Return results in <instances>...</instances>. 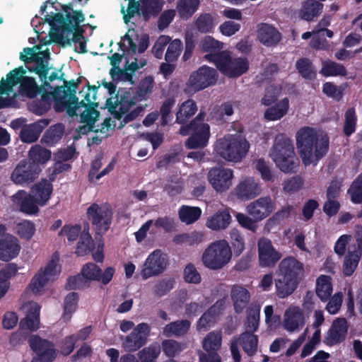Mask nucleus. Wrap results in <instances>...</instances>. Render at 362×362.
Returning a JSON list of instances; mask_svg holds the SVG:
<instances>
[{
    "instance_id": "nucleus-49",
    "label": "nucleus",
    "mask_w": 362,
    "mask_h": 362,
    "mask_svg": "<svg viewBox=\"0 0 362 362\" xmlns=\"http://www.w3.org/2000/svg\"><path fill=\"white\" fill-rule=\"evenodd\" d=\"M161 351L160 345L155 341L138 352L141 362H156Z\"/></svg>"
},
{
    "instance_id": "nucleus-25",
    "label": "nucleus",
    "mask_w": 362,
    "mask_h": 362,
    "mask_svg": "<svg viewBox=\"0 0 362 362\" xmlns=\"http://www.w3.org/2000/svg\"><path fill=\"white\" fill-rule=\"evenodd\" d=\"M272 204L269 197H261L247 206V213L255 222L267 217L272 211Z\"/></svg>"
},
{
    "instance_id": "nucleus-1",
    "label": "nucleus",
    "mask_w": 362,
    "mask_h": 362,
    "mask_svg": "<svg viewBox=\"0 0 362 362\" xmlns=\"http://www.w3.org/2000/svg\"><path fill=\"white\" fill-rule=\"evenodd\" d=\"M304 265L293 257L283 259L276 270V293L280 298L291 295L304 276Z\"/></svg>"
},
{
    "instance_id": "nucleus-16",
    "label": "nucleus",
    "mask_w": 362,
    "mask_h": 362,
    "mask_svg": "<svg viewBox=\"0 0 362 362\" xmlns=\"http://www.w3.org/2000/svg\"><path fill=\"white\" fill-rule=\"evenodd\" d=\"M233 171L222 167L212 168L208 173V180L212 187L218 192L228 190L232 185Z\"/></svg>"
},
{
    "instance_id": "nucleus-63",
    "label": "nucleus",
    "mask_w": 362,
    "mask_h": 362,
    "mask_svg": "<svg viewBox=\"0 0 362 362\" xmlns=\"http://www.w3.org/2000/svg\"><path fill=\"white\" fill-rule=\"evenodd\" d=\"M348 193L351 195V200L353 203H362V175L354 181L348 190Z\"/></svg>"
},
{
    "instance_id": "nucleus-13",
    "label": "nucleus",
    "mask_w": 362,
    "mask_h": 362,
    "mask_svg": "<svg viewBox=\"0 0 362 362\" xmlns=\"http://www.w3.org/2000/svg\"><path fill=\"white\" fill-rule=\"evenodd\" d=\"M62 11L65 13V16L61 13H56L53 15H46L45 17V21L47 23L51 30L57 28L58 25H62L68 20L74 21L75 23H81L84 21L85 16L81 10L74 11L72 4L62 5L60 4Z\"/></svg>"
},
{
    "instance_id": "nucleus-52",
    "label": "nucleus",
    "mask_w": 362,
    "mask_h": 362,
    "mask_svg": "<svg viewBox=\"0 0 362 362\" xmlns=\"http://www.w3.org/2000/svg\"><path fill=\"white\" fill-rule=\"evenodd\" d=\"M240 344L247 356H253L257 351L258 337L254 334L244 332L240 335Z\"/></svg>"
},
{
    "instance_id": "nucleus-47",
    "label": "nucleus",
    "mask_w": 362,
    "mask_h": 362,
    "mask_svg": "<svg viewBox=\"0 0 362 362\" xmlns=\"http://www.w3.org/2000/svg\"><path fill=\"white\" fill-rule=\"evenodd\" d=\"M205 237L203 231L194 230L191 233L178 234L174 236L173 242L177 245L187 244L189 246L199 245Z\"/></svg>"
},
{
    "instance_id": "nucleus-42",
    "label": "nucleus",
    "mask_w": 362,
    "mask_h": 362,
    "mask_svg": "<svg viewBox=\"0 0 362 362\" xmlns=\"http://www.w3.org/2000/svg\"><path fill=\"white\" fill-rule=\"evenodd\" d=\"M304 315L298 308H293L289 314L286 312L284 327L288 332H293L304 325Z\"/></svg>"
},
{
    "instance_id": "nucleus-40",
    "label": "nucleus",
    "mask_w": 362,
    "mask_h": 362,
    "mask_svg": "<svg viewBox=\"0 0 362 362\" xmlns=\"http://www.w3.org/2000/svg\"><path fill=\"white\" fill-rule=\"evenodd\" d=\"M332 293V278L327 275H320L316 281V294L319 298L325 302L328 300Z\"/></svg>"
},
{
    "instance_id": "nucleus-28",
    "label": "nucleus",
    "mask_w": 362,
    "mask_h": 362,
    "mask_svg": "<svg viewBox=\"0 0 362 362\" xmlns=\"http://www.w3.org/2000/svg\"><path fill=\"white\" fill-rule=\"evenodd\" d=\"M257 33L259 42L267 47L275 46L281 40V35L277 29L267 23H262Z\"/></svg>"
},
{
    "instance_id": "nucleus-36",
    "label": "nucleus",
    "mask_w": 362,
    "mask_h": 362,
    "mask_svg": "<svg viewBox=\"0 0 362 362\" xmlns=\"http://www.w3.org/2000/svg\"><path fill=\"white\" fill-rule=\"evenodd\" d=\"M191 326L188 320H180L166 325L163 329V334L165 337H181L187 333Z\"/></svg>"
},
{
    "instance_id": "nucleus-41",
    "label": "nucleus",
    "mask_w": 362,
    "mask_h": 362,
    "mask_svg": "<svg viewBox=\"0 0 362 362\" xmlns=\"http://www.w3.org/2000/svg\"><path fill=\"white\" fill-rule=\"evenodd\" d=\"M141 16L144 21H148L151 16L156 17L162 10L160 0H140Z\"/></svg>"
},
{
    "instance_id": "nucleus-27",
    "label": "nucleus",
    "mask_w": 362,
    "mask_h": 362,
    "mask_svg": "<svg viewBox=\"0 0 362 362\" xmlns=\"http://www.w3.org/2000/svg\"><path fill=\"white\" fill-rule=\"evenodd\" d=\"M13 201L19 205L21 211L28 214H35L39 211L38 203L34 196L24 190L18 191L13 196Z\"/></svg>"
},
{
    "instance_id": "nucleus-22",
    "label": "nucleus",
    "mask_w": 362,
    "mask_h": 362,
    "mask_svg": "<svg viewBox=\"0 0 362 362\" xmlns=\"http://www.w3.org/2000/svg\"><path fill=\"white\" fill-rule=\"evenodd\" d=\"M21 245L17 238L7 234L0 238V260L8 262L16 257L21 250Z\"/></svg>"
},
{
    "instance_id": "nucleus-33",
    "label": "nucleus",
    "mask_w": 362,
    "mask_h": 362,
    "mask_svg": "<svg viewBox=\"0 0 362 362\" xmlns=\"http://www.w3.org/2000/svg\"><path fill=\"white\" fill-rule=\"evenodd\" d=\"M289 109V100L284 98L274 105L268 107L264 113V117L267 121H276L284 117Z\"/></svg>"
},
{
    "instance_id": "nucleus-9",
    "label": "nucleus",
    "mask_w": 362,
    "mask_h": 362,
    "mask_svg": "<svg viewBox=\"0 0 362 362\" xmlns=\"http://www.w3.org/2000/svg\"><path fill=\"white\" fill-rule=\"evenodd\" d=\"M59 257L57 252H54L52 259L45 268H40L37 273L31 279L28 287L35 294L40 293L50 281L53 280L57 274V264Z\"/></svg>"
},
{
    "instance_id": "nucleus-30",
    "label": "nucleus",
    "mask_w": 362,
    "mask_h": 362,
    "mask_svg": "<svg viewBox=\"0 0 362 362\" xmlns=\"http://www.w3.org/2000/svg\"><path fill=\"white\" fill-rule=\"evenodd\" d=\"M48 120L40 119L36 122L25 126L21 131L20 137L25 143L36 141L43 129L48 125Z\"/></svg>"
},
{
    "instance_id": "nucleus-11",
    "label": "nucleus",
    "mask_w": 362,
    "mask_h": 362,
    "mask_svg": "<svg viewBox=\"0 0 362 362\" xmlns=\"http://www.w3.org/2000/svg\"><path fill=\"white\" fill-rule=\"evenodd\" d=\"M30 349L36 354L31 362H52L57 356V351L52 342L37 335L30 337Z\"/></svg>"
},
{
    "instance_id": "nucleus-59",
    "label": "nucleus",
    "mask_w": 362,
    "mask_h": 362,
    "mask_svg": "<svg viewBox=\"0 0 362 362\" xmlns=\"http://www.w3.org/2000/svg\"><path fill=\"white\" fill-rule=\"evenodd\" d=\"M293 214H295V208L293 206L288 205L283 207L281 210L276 212L272 218H270L265 226H275L279 225L281 222L290 217Z\"/></svg>"
},
{
    "instance_id": "nucleus-58",
    "label": "nucleus",
    "mask_w": 362,
    "mask_h": 362,
    "mask_svg": "<svg viewBox=\"0 0 362 362\" xmlns=\"http://www.w3.org/2000/svg\"><path fill=\"white\" fill-rule=\"evenodd\" d=\"M345 88L343 85L337 86L332 82H325L322 85V92L327 97L340 101L344 96Z\"/></svg>"
},
{
    "instance_id": "nucleus-38",
    "label": "nucleus",
    "mask_w": 362,
    "mask_h": 362,
    "mask_svg": "<svg viewBox=\"0 0 362 362\" xmlns=\"http://www.w3.org/2000/svg\"><path fill=\"white\" fill-rule=\"evenodd\" d=\"M320 74L325 77L346 76L347 71L346 67L334 61L327 59L322 62Z\"/></svg>"
},
{
    "instance_id": "nucleus-62",
    "label": "nucleus",
    "mask_w": 362,
    "mask_h": 362,
    "mask_svg": "<svg viewBox=\"0 0 362 362\" xmlns=\"http://www.w3.org/2000/svg\"><path fill=\"white\" fill-rule=\"evenodd\" d=\"M78 301V295L76 292H71L64 298V317L71 315L76 311Z\"/></svg>"
},
{
    "instance_id": "nucleus-55",
    "label": "nucleus",
    "mask_w": 362,
    "mask_h": 362,
    "mask_svg": "<svg viewBox=\"0 0 362 362\" xmlns=\"http://www.w3.org/2000/svg\"><path fill=\"white\" fill-rule=\"evenodd\" d=\"M361 259V254L354 250L349 252L344 257L343 264V273L346 276H350L356 270Z\"/></svg>"
},
{
    "instance_id": "nucleus-2",
    "label": "nucleus",
    "mask_w": 362,
    "mask_h": 362,
    "mask_svg": "<svg viewBox=\"0 0 362 362\" xmlns=\"http://www.w3.org/2000/svg\"><path fill=\"white\" fill-rule=\"evenodd\" d=\"M296 145L303 164L309 165L313 162V158L318 161L326 155L329 150V139L323 136L319 139L313 128L304 127L296 134Z\"/></svg>"
},
{
    "instance_id": "nucleus-32",
    "label": "nucleus",
    "mask_w": 362,
    "mask_h": 362,
    "mask_svg": "<svg viewBox=\"0 0 362 362\" xmlns=\"http://www.w3.org/2000/svg\"><path fill=\"white\" fill-rule=\"evenodd\" d=\"M323 4L316 0H306L302 3L298 11L300 19L306 21H312L315 17L319 16L322 12Z\"/></svg>"
},
{
    "instance_id": "nucleus-44",
    "label": "nucleus",
    "mask_w": 362,
    "mask_h": 362,
    "mask_svg": "<svg viewBox=\"0 0 362 362\" xmlns=\"http://www.w3.org/2000/svg\"><path fill=\"white\" fill-rule=\"evenodd\" d=\"M197 111L196 102L192 99H188L180 106L176 113V122L184 124Z\"/></svg>"
},
{
    "instance_id": "nucleus-23",
    "label": "nucleus",
    "mask_w": 362,
    "mask_h": 362,
    "mask_svg": "<svg viewBox=\"0 0 362 362\" xmlns=\"http://www.w3.org/2000/svg\"><path fill=\"white\" fill-rule=\"evenodd\" d=\"M262 192V187L254 177H248L240 181L235 187L237 197L242 200L254 199Z\"/></svg>"
},
{
    "instance_id": "nucleus-51",
    "label": "nucleus",
    "mask_w": 362,
    "mask_h": 362,
    "mask_svg": "<svg viewBox=\"0 0 362 362\" xmlns=\"http://www.w3.org/2000/svg\"><path fill=\"white\" fill-rule=\"evenodd\" d=\"M222 336L219 332H211L204 337L202 346L206 352H216L221 347Z\"/></svg>"
},
{
    "instance_id": "nucleus-53",
    "label": "nucleus",
    "mask_w": 362,
    "mask_h": 362,
    "mask_svg": "<svg viewBox=\"0 0 362 362\" xmlns=\"http://www.w3.org/2000/svg\"><path fill=\"white\" fill-rule=\"evenodd\" d=\"M231 216L227 209H220L214 213L206 221V226H228Z\"/></svg>"
},
{
    "instance_id": "nucleus-35",
    "label": "nucleus",
    "mask_w": 362,
    "mask_h": 362,
    "mask_svg": "<svg viewBox=\"0 0 362 362\" xmlns=\"http://www.w3.org/2000/svg\"><path fill=\"white\" fill-rule=\"evenodd\" d=\"M200 0H178L176 4V11L182 20H188L199 9Z\"/></svg>"
},
{
    "instance_id": "nucleus-46",
    "label": "nucleus",
    "mask_w": 362,
    "mask_h": 362,
    "mask_svg": "<svg viewBox=\"0 0 362 362\" xmlns=\"http://www.w3.org/2000/svg\"><path fill=\"white\" fill-rule=\"evenodd\" d=\"M296 68L300 76L308 80L315 78L317 72L312 61L307 57H301L296 62Z\"/></svg>"
},
{
    "instance_id": "nucleus-18",
    "label": "nucleus",
    "mask_w": 362,
    "mask_h": 362,
    "mask_svg": "<svg viewBox=\"0 0 362 362\" xmlns=\"http://www.w3.org/2000/svg\"><path fill=\"white\" fill-rule=\"evenodd\" d=\"M78 83H75L74 80L69 81L66 86H57L53 91V99H65L69 97L67 107V114L74 117L77 115L76 110L78 109V98L76 95Z\"/></svg>"
},
{
    "instance_id": "nucleus-39",
    "label": "nucleus",
    "mask_w": 362,
    "mask_h": 362,
    "mask_svg": "<svg viewBox=\"0 0 362 362\" xmlns=\"http://www.w3.org/2000/svg\"><path fill=\"white\" fill-rule=\"evenodd\" d=\"M246 313L245 332L254 334L259 327L260 305L257 303H252L248 306Z\"/></svg>"
},
{
    "instance_id": "nucleus-6",
    "label": "nucleus",
    "mask_w": 362,
    "mask_h": 362,
    "mask_svg": "<svg viewBox=\"0 0 362 362\" xmlns=\"http://www.w3.org/2000/svg\"><path fill=\"white\" fill-rule=\"evenodd\" d=\"M231 250L225 240L211 243L202 255V262L206 267L216 270L223 268L231 259Z\"/></svg>"
},
{
    "instance_id": "nucleus-3",
    "label": "nucleus",
    "mask_w": 362,
    "mask_h": 362,
    "mask_svg": "<svg viewBox=\"0 0 362 362\" xmlns=\"http://www.w3.org/2000/svg\"><path fill=\"white\" fill-rule=\"evenodd\" d=\"M271 156L279 168L284 173L296 171L298 167L293 141L284 134L278 135L273 145Z\"/></svg>"
},
{
    "instance_id": "nucleus-60",
    "label": "nucleus",
    "mask_w": 362,
    "mask_h": 362,
    "mask_svg": "<svg viewBox=\"0 0 362 362\" xmlns=\"http://www.w3.org/2000/svg\"><path fill=\"white\" fill-rule=\"evenodd\" d=\"M182 42L179 39H175L168 45L165 59L168 62H175L178 59L182 49Z\"/></svg>"
},
{
    "instance_id": "nucleus-54",
    "label": "nucleus",
    "mask_w": 362,
    "mask_h": 362,
    "mask_svg": "<svg viewBox=\"0 0 362 362\" xmlns=\"http://www.w3.org/2000/svg\"><path fill=\"white\" fill-rule=\"evenodd\" d=\"M344 123L343 126V132L344 135L349 137L352 135L356 129L357 115L354 107H349L344 114Z\"/></svg>"
},
{
    "instance_id": "nucleus-50",
    "label": "nucleus",
    "mask_w": 362,
    "mask_h": 362,
    "mask_svg": "<svg viewBox=\"0 0 362 362\" xmlns=\"http://www.w3.org/2000/svg\"><path fill=\"white\" fill-rule=\"evenodd\" d=\"M194 25L199 33H209L215 27V18L211 13H202L194 21Z\"/></svg>"
},
{
    "instance_id": "nucleus-17",
    "label": "nucleus",
    "mask_w": 362,
    "mask_h": 362,
    "mask_svg": "<svg viewBox=\"0 0 362 362\" xmlns=\"http://www.w3.org/2000/svg\"><path fill=\"white\" fill-rule=\"evenodd\" d=\"M113 211L108 204H92L87 209V216L95 226H110L112 223Z\"/></svg>"
},
{
    "instance_id": "nucleus-43",
    "label": "nucleus",
    "mask_w": 362,
    "mask_h": 362,
    "mask_svg": "<svg viewBox=\"0 0 362 362\" xmlns=\"http://www.w3.org/2000/svg\"><path fill=\"white\" fill-rule=\"evenodd\" d=\"M83 228L84 230L81 234L80 239L75 251V253L78 257H83L88 254L95 248L94 241L90 234L89 233L90 228Z\"/></svg>"
},
{
    "instance_id": "nucleus-21",
    "label": "nucleus",
    "mask_w": 362,
    "mask_h": 362,
    "mask_svg": "<svg viewBox=\"0 0 362 362\" xmlns=\"http://www.w3.org/2000/svg\"><path fill=\"white\" fill-rule=\"evenodd\" d=\"M347 331L346 320L343 317L337 318L326 333L324 342L329 346L339 344L345 339Z\"/></svg>"
},
{
    "instance_id": "nucleus-37",
    "label": "nucleus",
    "mask_w": 362,
    "mask_h": 362,
    "mask_svg": "<svg viewBox=\"0 0 362 362\" xmlns=\"http://www.w3.org/2000/svg\"><path fill=\"white\" fill-rule=\"evenodd\" d=\"M39 324L40 307L35 303L28 309L25 317L21 320L20 327L33 332L39 328Z\"/></svg>"
},
{
    "instance_id": "nucleus-26",
    "label": "nucleus",
    "mask_w": 362,
    "mask_h": 362,
    "mask_svg": "<svg viewBox=\"0 0 362 362\" xmlns=\"http://www.w3.org/2000/svg\"><path fill=\"white\" fill-rule=\"evenodd\" d=\"M192 135L187 139L185 147L187 149H197L205 147L210 137V127L204 124L200 129H192Z\"/></svg>"
},
{
    "instance_id": "nucleus-5",
    "label": "nucleus",
    "mask_w": 362,
    "mask_h": 362,
    "mask_svg": "<svg viewBox=\"0 0 362 362\" xmlns=\"http://www.w3.org/2000/svg\"><path fill=\"white\" fill-rule=\"evenodd\" d=\"M248 141L238 135H227L217 140L215 151L221 158L228 161L239 162L247 154Z\"/></svg>"
},
{
    "instance_id": "nucleus-15",
    "label": "nucleus",
    "mask_w": 362,
    "mask_h": 362,
    "mask_svg": "<svg viewBox=\"0 0 362 362\" xmlns=\"http://www.w3.org/2000/svg\"><path fill=\"white\" fill-rule=\"evenodd\" d=\"M20 59L24 62L25 64L35 62V66H26L25 69L30 72H33L37 74L40 78H47V75L50 69L49 67L48 60L37 56L33 47L24 48L23 52L20 54Z\"/></svg>"
},
{
    "instance_id": "nucleus-14",
    "label": "nucleus",
    "mask_w": 362,
    "mask_h": 362,
    "mask_svg": "<svg viewBox=\"0 0 362 362\" xmlns=\"http://www.w3.org/2000/svg\"><path fill=\"white\" fill-rule=\"evenodd\" d=\"M167 255L160 250H156L146 258L141 275L143 279L161 274L165 269L168 259Z\"/></svg>"
},
{
    "instance_id": "nucleus-19",
    "label": "nucleus",
    "mask_w": 362,
    "mask_h": 362,
    "mask_svg": "<svg viewBox=\"0 0 362 362\" xmlns=\"http://www.w3.org/2000/svg\"><path fill=\"white\" fill-rule=\"evenodd\" d=\"M258 256L261 267H273L280 260L282 255L274 247L269 239L262 238L258 241Z\"/></svg>"
},
{
    "instance_id": "nucleus-4",
    "label": "nucleus",
    "mask_w": 362,
    "mask_h": 362,
    "mask_svg": "<svg viewBox=\"0 0 362 362\" xmlns=\"http://www.w3.org/2000/svg\"><path fill=\"white\" fill-rule=\"evenodd\" d=\"M204 59L214 63L217 69L228 78H238L249 69V62L247 58H233L226 52L206 54Z\"/></svg>"
},
{
    "instance_id": "nucleus-45",
    "label": "nucleus",
    "mask_w": 362,
    "mask_h": 362,
    "mask_svg": "<svg viewBox=\"0 0 362 362\" xmlns=\"http://www.w3.org/2000/svg\"><path fill=\"white\" fill-rule=\"evenodd\" d=\"M52 153L49 150L40 145H34L28 152L30 163H34L39 166L40 164L46 163L51 158Z\"/></svg>"
},
{
    "instance_id": "nucleus-57",
    "label": "nucleus",
    "mask_w": 362,
    "mask_h": 362,
    "mask_svg": "<svg viewBox=\"0 0 362 362\" xmlns=\"http://www.w3.org/2000/svg\"><path fill=\"white\" fill-rule=\"evenodd\" d=\"M118 104V110L115 114V117L121 120L123 115L127 113L129 109L136 104L134 98H131L130 93L126 92L124 95H121L120 99H117Z\"/></svg>"
},
{
    "instance_id": "nucleus-10",
    "label": "nucleus",
    "mask_w": 362,
    "mask_h": 362,
    "mask_svg": "<svg viewBox=\"0 0 362 362\" xmlns=\"http://www.w3.org/2000/svg\"><path fill=\"white\" fill-rule=\"evenodd\" d=\"M150 334V325L146 322L139 323L124 337L122 346L127 352L136 351L147 343Z\"/></svg>"
},
{
    "instance_id": "nucleus-12",
    "label": "nucleus",
    "mask_w": 362,
    "mask_h": 362,
    "mask_svg": "<svg viewBox=\"0 0 362 362\" xmlns=\"http://www.w3.org/2000/svg\"><path fill=\"white\" fill-rule=\"evenodd\" d=\"M40 171L41 169L37 165L23 160L13 170L11 180L18 185L28 186L37 178Z\"/></svg>"
},
{
    "instance_id": "nucleus-8",
    "label": "nucleus",
    "mask_w": 362,
    "mask_h": 362,
    "mask_svg": "<svg viewBox=\"0 0 362 362\" xmlns=\"http://www.w3.org/2000/svg\"><path fill=\"white\" fill-rule=\"evenodd\" d=\"M27 69L20 66L12 70L13 79L10 82L13 87L19 85V92L22 95L33 99L42 93V87L40 86L35 79L25 76Z\"/></svg>"
},
{
    "instance_id": "nucleus-29",
    "label": "nucleus",
    "mask_w": 362,
    "mask_h": 362,
    "mask_svg": "<svg viewBox=\"0 0 362 362\" xmlns=\"http://www.w3.org/2000/svg\"><path fill=\"white\" fill-rule=\"evenodd\" d=\"M103 154H98L95 156V158L91 162L90 168L88 172L89 182H93L95 181L99 180L101 177L107 175L108 173L113 170L115 165L116 164L115 158H112L110 163L102 171L98 173L99 170L101 168L103 165Z\"/></svg>"
},
{
    "instance_id": "nucleus-56",
    "label": "nucleus",
    "mask_w": 362,
    "mask_h": 362,
    "mask_svg": "<svg viewBox=\"0 0 362 362\" xmlns=\"http://www.w3.org/2000/svg\"><path fill=\"white\" fill-rule=\"evenodd\" d=\"M176 100L174 97L166 98L160 107L159 115H160V124L162 127L166 126L173 119L171 110L175 105Z\"/></svg>"
},
{
    "instance_id": "nucleus-34",
    "label": "nucleus",
    "mask_w": 362,
    "mask_h": 362,
    "mask_svg": "<svg viewBox=\"0 0 362 362\" xmlns=\"http://www.w3.org/2000/svg\"><path fill=\"white\" fill-rule=\"evenodd\" d=\"M64 132L65 127L62 123L51 125L41 138V143L47 146H53L62 139Z\"/></svg>"
},
{
    "instance_id": "nucleus-24",
    "label": "nucleus",
    "mask_w": 362,
    "mask_h": 362,
    "mask_svg": "<svg viewBox=\"0 0 362 362\" xmlns=\"http://www.w3.org/2000/svg\"><path fill=\"white\" fill-rule=\"evenodd\" d=\"M230 298L233 301L234 311L239 315L243 313L245 308L247 309L251 295L246 288L235 284L231 288Z\"/></svg>"
},
{
    "instance_id": "nucleus-20",
    "label": "nucleus",
    "mask_w": 362,
    "mask_h": 362,
    "mask_svg": "<svg viewBox=\"0 0 362 362\" xmlns=\"http://www.w3.org/2000/svg\"><path fill=\"white\" fill-rule=\"evenodd\" d=\"M79 24L68 20L66 23L58 25L57 28L51 30L49 36L54 42L71 45L70 35L72 33L82 35L84 33L83 28Z\"/></svg>"
},
{
    "instance_id": "nucleus-64",
    "label": "nucleus",
    "mask_w": 362,
    "mask_h": 362,
    "mask_svg": "<svg viewBox=\"0 0 362 362\" xmlns=\"http://www.w3.org/2000/svg\"><path fill=\"white\" fill-rule=\"evenodd\" d=\"M174 284L175 281L173 279H164L158 281L153 286V293L156 296L162 297L173 288Z\"/></svg>"
},
{
    "instance_id": "nucleus-61",
    "label": "nucleus",
    "mask_w": 362,
    "mask_h": 362,
    "mask_svg": "<svg viewBox=\"0 0 362 362\" xmlns=\"http://www.w3.org/2000/svg\"><path fill=\"white\" fill-rule=\"evenodd\" d=\"M88 281L84 275L77 274L68 278L65 284V289L67 291L83 289L88 286Z\"/></svg>"
},
{
    "instance_id": "nucleus-31",
    "label": "nucleus",
    "mask_w": 362,
    "mask_h": 362,
    "mask_svg": "<svg viewBox=\"0 0 362 362\" xmlns=\"http://www.w3.org/2000/svg\"><path fill=\"white\" fill-rule=\"evenodd\" d=\"M53 192V185L47 179H42L31 188L30 192L40 206H45Z\"/></svg>"
},
{
    "instance_id": "nucleus-48",
    "label": "nucleus",
    "mask_w": 362,
    "mask_h": 362,
    "mask_svg": "<svg viewBox=\"0 0 362 362\" xmlns=\"http://www.w3.org/2000/svg\"><path fill=\"white\" fill-rule=\"evenodd\" d=\"M178 215L182 223L189 225L194 223L200 218L202 210L198 206L182 205L178 211Z\"/></svg>"
},
{
    "instance_id": "nucleus-7",
    "label": "nucleus",
    "mask_w": 362,
    "mask_h": 362,
    "mask_svg": "<svg viewBox=\"0 0 362 362\" xmlns=\"http://www.w3.org/2000/svg\"><path fill=\"white\" fill-rule=\"evenodd\" d=\"M217 77L218 74L215 69L205 65L202 66L191 74L186 83L185 92L194 93L202 90L215 84Z\"/></svg>"
}]
</instances>
